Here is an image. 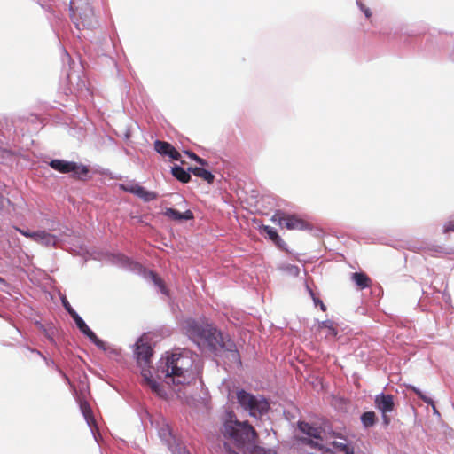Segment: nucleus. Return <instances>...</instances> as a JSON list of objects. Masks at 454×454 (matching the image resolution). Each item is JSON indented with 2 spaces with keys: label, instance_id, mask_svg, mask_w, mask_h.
<instances>
[{
  "label": "nucleus",
  "instance_id": "30",
  "mask_svg": "<svg viewBox=\"0 0 454 454\" xmlns=\"http://www.w3.org/2000/svg\"><path fill=\"white\" fill-rule=\"evenodd\" d=\"M309 292V294L311 295L312 299H313V301L315 303V305H319L320 306V309L323 310V311H325L326 310V307L325 305L324 304V302L317 297L315 296V294L314 292L309 287L307 286Z\"/></svg>",
  "mask_w": 454,
  "mask_h": 454
},
{
  "label": "nucleus",
  "instance_id": "35",
  "mask_svg": "<svg viewBox=\"0 0 454 454\" xmlns=\"http://www.w3.org/2000/svg\"><path fill=\"white\" fill-rule=\"evenodd\" d=\"M344 454H356L354 450V447L350 444L347 447V449L344 451Z\"/></svg>",
  "mask_w": 454,
  "mask_h": 454
},
{
  "label": "nucleus",
  "instance_id": "15",
  "mask_svg": "<svg viewBox=\"0 0 454 454\" xmlns=\"http://www.w3.org/2000/svg\"><path fill=\"white\" fill-rule=\"evenodd\" d=\"M35 242L40 243L46 247H55L58 244V238L45 231H35Z\"/></svg>",
  "mask_w": 454,
  "mask_h": 454
},
{
  "label": "nucleus",
  "instance_id": "39",
  "mask_svg": "<svg viewBox=\"0 0 454 454\" xmlns=\"http://www.w3.org/2000/svg\"><path fill=\"white\" fill-rule=\"evenodd\" d=\"M2 206H3V197L0 196V207H2Z\"/></svg>",
  "mask_w": 454,
  "mask_h": 454
},
{
  "label": "nucleus",
  "instance_id": "29",
  "mask_svg": "<svg viewBox=\"0 0 454 454\" xmlns=\"http://www.w3.org/2000/svg\"><path fill=\"white\" fill-rule=\"evenodd\" d=\"M263 231L269 236V238L275 243L280 240L278 232L272 227L263 226Z\"/></svg>",
  "mask_w": 454,
  "mask_h": 454
},
{
  "label": "nucleus",
  "instance_id": "37",
  "mask_svg": "<svg viewBox=\"0 0 454 454\" xmlns=\"http://www.w3.org/2000/svg\"><path fill=\"white\" fill-rule=\"evenodd\" d=\"M64 306L66 308V309L68 311V313L71 315V312L74 311L71 306L69 305V303L67 301H64Z\"/></svg>",
  "mask_w": 454,
  "mask_h": 454
},
{
  "label": "nucleus",
  "instance_id": "2",
  "mask_svg": "<svg viewBox=\"0 0 454 454\" xmlns=\"http://www.w3.org/2000/svg\"><path fill=\"white\" fill-rule=\"evenodd\" d=\"M192 357L184 353L167 354L157 366L159 378L170 380L175 385H184L192 378Z\"/></svg>",
  "mask_w": 454,
  "mask_h": 454
},
{
  "label": "nucleus",
  "instance_id": "38",
  "mask_svg": "<svg viewBox=\"0 0 454 454\" xmlns=\"http://www.w3.org/2000/svg\"><path fill=\"white\" fill-rule=\"evenodd\" d=\"M188 155L193 159L194 160H196V157H199L198 155H196L194 153H188Z\"/></svg>",
  "mask_w": 454,
  "mask_h": 454
},
{
  "label": "nucleus",
  "instance_id": "5",
  "mask_svg": "<svg viewBox=\"0 0 454 454\" xmlns=\"http://www.w3.org/2000/svg\"><path fill=\"white\" fill-rule=\"evenodd\" d=\"M271 221L278 223L280 227H285L290 231H303L309 227V224L302 218L295 215H287L281 211H277L272 215Z\"/></svg>",
  "mask_w": 454,
  "mask_h": 454
},
{
  "label": "nucleus",
  "instance_id": "6",
  "mask_svg": "<svg viewBox=\"0 0 454 454\" xmlns=\"http://www.w3.org/2000/svg\"><path fill=\"white\" fill-rule=\"evenodd\" d=\"M374 403L376 408L382 413V420L385 426L391 422L389 412L395 410L394 396L392 395L380 394L375 396Z\"/></svg>",
  "mask_w": 454,
  "mask_h": 454
},
{
  "label": "nucleus",
  "instance_id": "8",
  "mask_svg": "<svg viewBox=\"0 0 454 454\" xmlns=\"http://www.w3.org/2000/svg\"><path fill=\"white\" fill-rule=\"evenodd\" d=\"M71 317L74 320L78 329L86 335L93 344L102 350H106V343L98 339L95 333L90 330V328L75 311L71 312Z\"/></svg>",
  "mask_w": 454,
  "mask_h": 454
},
{
  "label": "nucleus",
  "instance_id": "17",
  "mask_svg": "<svg viewBox=\"0 0 454 454\" xmlns=\"http://www.w3.org/2000/svg\"><path fill=\"white\" fill-rule=\"evenodd\" d=\"M164 215L174 221L192 220L194 218L193 213L190 209L180 213L174 208H167Z\"/></svg>",
  "mask_w": 454,
  "mask_h": 454
},
{
  "label": "nucleus",
  "instance_id": "13",
  "mask_svg": "<svg viewBox=\"0 0 454 454\" xmlns=\"http://www.w3.org/2000/svg\"><path fill=\"white\" fill-rule=\"evenodd\" d=\"M122 188L125 191L137 195L145 202L156 200L158 197L156 192L147 191L143 186L137 184L122 185Z\"/></svg>",
  "mask_w": 454,
  "mask_h": 454
},
{
  "label": "nucleus",
  "instance_id": "22",
  "mask_svg": "<svg viewBox=\"0 0 454 454\" xmlns=\"http://www.w3.org/2000/svg\"><path fill=\"white\" fill-rule=\"evenodd\" d=\"M171 172L172 175L182 183H188L191 180V171H186L182 167L174 166Z\"/></svg>",
  "mask_w": 454,
  "mask_h": 454
},
{
  "label": "nucleus",
  "instance_id": "11",
  "mask_svg": "<svg viewBox=\"0 0 454 454\" xmlns=\"http://www.w3.org/2000/svg\"><path fill=\"white\" fill-rule=\"evenodd\" d=\"M142 384L150 387L152 392L156 394L158 396L164 398L167 394L163 387L153 379L150 369L143 368L141 371Z\"/></svg>",
  "mask_w": 454,
  "mask_h": 454
},
{
  "label": "nucleus",
  "instance_id": "1",
  "mask_svg": "<svg viewBox=\"0 0 454 454\" xmlns=\"http://www.w3.org/2000/svg\"><path fill=\"white\" fill-rule=\"evenodd\" d=\"M184 329L199 347L215 355L224 353L230 364L241 365L240 355L234 341L212 325L200 324L194 319H187L184 323Z\"/></svg>",
  "mask_w": 454,
  "mask_h": 454
},
{
  "label": "nucleus",
  "instance_id": "40",
  "mask_svg": "<svg viewBox=\"0 0 454 454\" xmlns=\"http://www.w3.org/2000/svg\"><path fill=\"white\" fill-rule=\"evenodd\" d=\"M295 272L298 273L299 270L297 267H294Z\"/></svg>",
  "mask_w": 454,
  "mask_h": 454
},
{
  "label": "nucleus",
  "instance_id": "14",
  "mask_svg": "<svg viewBox=\"0 0 454 454\" xmlns=\"http://www.w3.org/2000/svg\"><path fill=\"white\" fill-rule=\"evenodd\" d=\"M158 425L159 436L166 443V445L168 446L171 443H176V438L173 434V431L169 424L165 419H161Z\"/></svg>",
  "mask_w": 454,
  "mask_h": 454
},
{
  "label": "nucleus",
  "instance_id": "16",
  "mask_svg": "<svg viewBox=\"0 0 454 454\" xmlns=\"http://www.w3.org/2000/svg\"><path fill=\"white\" fill-rule=\"evenodd\" d=\"M329 434L332 438H334V440L331 442V445L338 451L344 453L347 447L350 445L348 439L341 434L336 433L334 431L330 432Z\"/></svg>",
  "mask_w": 454,
  "mask_h": 454
},
{
  "label": "nucleus",
  "instance_id": "9",
  "mask_svg": "<svg viewBox=\"0 0 454 454\" xmlns=\"http://www.w3.org/2000/svg\"><path fill=\"white\" fill-rule=\"evenodd\" d=\"M135 355L137 357V364L143 368L149 369L151 364V357L153 356L152 347L139 340L136 344Z\"/></svg>",
  "mask_w": 454,
  "mask_h": 454
},
{
  "label": "nucleus",
  "instance_id": "26",
  "mask_svg": "<svg viewBox=\"0 0 454 454\" xmlns=\"http://www.w3.org/2000/svg\"><path fill=\"white\" fill-rule=\"evenodd\" d=\"M169 450L173 454H190L186 448L176 439V443H171L168 446Z\"/></svg>",
  "mask_w": 454,
  "mask_h": 454
},
{
  "label": "nucleus",
  "instance_id": "32",
  "mask_svg": "<svg viewBox=\"0 0 454 454\" xmlns=\"http://www.w3.org/2000/svg\"><path fill=\"white\" fill-rule=\"evenodd\" d=\"M15 229H16V231H18L23 236H25L27 238H29L32 240H35V236H34L35 235V231L31 232L29 231L22 230V229H20L18 227H16Z\"/></svg>",
  "mask_w": 454,
  "mask_h": 454
},
{
  "label": "nucleus",
  "instance_id": "4",
  "mask_svg": "<svg viewBox=\"0 0 454 454\" xmlns=\"http://www.w3.org/2000/svg\"><path fill=\"white\" fill-rule=\"evenodd\" d=\"M237 400L240 406L254 418H261L270 409V403L261 395H254L243 389L237 392Z\"/></svg>",
  "mask_w": 454,
  "mask_h": 454
},
{
  "label": "nucleus",
  "instance_id": "21",
  "mask_svg": "<svg viewBox=\"0 0 454 454\" xmlns=\"http://www.w3.org/2000/svg\"><path fill=\"white\" fill-rule=\"evenodd\" d=\"M318 329L324 331L325 337H335L338 331L332 320H325L318 324Z\"/></svg>",
  "mask_w": 454,
  "mask_h": 454
},
{
  "label": "nucleus",
  "instance_id": "23",
  "mask_svg": "<svg viewBox=\"0 0 454 454\" xmlns=\"http://www.w3.org/2000/svg\"><path fill=\"white\" fill-rule=\"evenodd\" d=\"M81 411L89 425L94 422L93 414L90 404L84 401L80 403Z\"/></svg>",
  "mask_w": 454,
  "mask_h": 454
},
{
  "label": "nucleus",
  "instance_id": "7",
  "mask_svg": "<svg viewBox=\"0 0 454 454\" xmlns=\"http://www.w3.org/2000/svg\"><path fill=\"white\" fill-rule=\"evenodd\" d=\"M298 427L303 434H307L309 437L301 439V441L303 443L309 445L313 448H318L319 450L322 449V445L317 441L313 440H322V429L320 427H314L304 421L299 422Z\"/></svg>",
  "mask_w": 454,
  "mask_h": 454
},
{
  "label": "nucleus",
  "instance_id": "25",
  "mask_svg": "<svg viewBox=\"0 0 454 454\" xmlns=\"http://www.w3.org/2000/svg\"><path fill=\"white\" fill-rule=\"evenodd\" d=\"M74 173V176L79 179H82L83 176H86L89 173V169L86 166L82 164H77L74 162V169L71 171Z\"/></svg>",
  "mask_w": 454,
  "mask_h": 454
},
{
  "label": "nucleus",
  "instance_id": "34",
  "mask_svg": "<svg viewBox=\"0 0 454 454\" xmlns=\"http://www.w3.org/2000/svg\"><path fill=\"white\" fill-rule=\"evenodd\" d=\"M223 447H224V450H225V451H226V454H239L238 452H236L235 450H233L231 448L230 444H229V443H227V442H225V443L223 444Z\"/></svg>",
  "mask_w": 454,
  "mask_h": 454
},
{
  "label": "nucleus",
  "instance_id": "18",
  "mask_svg": "<svg viewBox=\"0 0 454 454\" xmlns=\"http://www.w3.org/2000/svg\"><path fill=\"white\" fill-rule=\"evenodd\" d=\"M49 165L54 170L63 174L71 173L72 169H74V162L64 160H52Z\"/></svg>",
  "mask_w": 454,
  "mask_h": 454
},
{
  "label": "nucleus",
  "instance_id": "28",
  "mask_svg": "<svg viewBox=\"0 0 454 454\" xmlns=\"http://www.w3.org/2000/svg\"><path fill=\"white\" fill-rule=\"evenodd\" d=\"M407 388L408 389H411V391H413L421 400H423L427 404H431L432 406H434V401L430 398V397H427V395H425L419 389H418L416 387L414 386H407Z\"/></svg>",
  "mask_w": 454,
  "mask_h": 454
},
{
  "label": "nucleus",
  "instance_id": "19",
  "mask_svg": "<svg viewBox=\"0 0 454 454\" xmlns=\"http://www.w3.org/2000/svg\"><path fill=\"white\" fill-rule=\"evenodd\" d=\"M351 279L354 281L358 289L363 290L370 287L372 285L371 278L367 274L364 272H355L351 276Z\"/></svg>",
  "mask_w": 454,
  "mask_h": 454
},
{
  "label": "nucleus",
  "instance_id": "3",
  "mask_svg": "<svg viewBox=\"0 0 454 454\" xmlns=\"http://www.w3.org/2000/svg\"><path fill=\"white\" fill-rule=\"evenodd\" d=\"M234 418L232 412L229 413L222 428L223 436L232 440L238 448L254 449L259 439L255 429L247 421L241 422Z\"/></svg>",
  "mask_w": 454,
  "mask_h": 454
},
{
  "label": "nucleus",
  "instance_id": "24",
  "mask_svg": "<svg viewBox=\"0 0 454 454\" xmlns=\"http://www.w3.org/2000/svg\"><path fill=\"white\" fill-rule=\"evenodd\" d=\"M361 421L365 427H372L376 422V415L373 411L364 412L361 416Z\"/></svg>",
  "mask_w": 454,
  "mask_h": 454
},
{
  "label": "nucleus",
  "instance_id": "33",
  "mask_svg": "<svg viewBox=\"0 0 454 454\" xmlns=\"http://www.w3.org/2000/svg\"><path fill=\"white\" fill-rule=\"evenodd\" d=\"M358 5L361 9V11L364 13V15L366 16V18H371L372 16V12L370 11L369 8H367L364 4L362 3H358Z\"/></svg>",
  "mask_w": 454,
  "mask_h": 454
},
{
  "label": "nucleus",
  "instance_id": "12",
  "mask_svg": "<svg viewBox=\"0 0 454 454\" xmlns=\"http://www.w3.org/2000/svg\"><path fill=\"white\" fill-rule=\"evenodd\" d=\"M154 150L161 156H168L172 160H179L181 158L179 152L166 141L156 140L154 142Z\"/></svg>",
  "mask_w": 454,
  "mask_h": 454
},
{
  "label": "nucleus",
  "instance_id": "36",
  "mask_svg": "<svg viewBox=\"0 0 454 454\" xmlns=\"http://www.w3.org/2000/svg\"><path fill=\"white\" fill-rule=\"evenodd\" d=\"M196 161L202 166H206L207 164L206 160L200 157H196Z\"/></svg>",
  "mask_w": 454,
  "mask_h": 454
},
{
  "label": "nucleus",
  "instance_id": "31",
  "mask_svg": "<svg viewBox=\"0 0 454 454\" xmlns=\"http://www.w3.org/2000/svg\"><path fill=\"white\" fill-rule=\"evenodd\" d=\"M442 231L444 234L454 232V220H450L446 222L442 227Z\"/></svg>",
  "mask_w": 454,
  "mask_h": 454
},
{
  "label": "nucleus",
  "instance_id": "20",
  "mask_svg": "<svg viewBox=\"0 0 454 454\" xmlns=\"http://www.w3.org/2000/svg\"><path fill=\"white\" fill-rule=\"evenodd\" d=\"M188 170L191 171L194 176L207 181L208 184H212L214 182L215 176L211 172L203 168H189Z\"/></svg>",
  "mask_w": 454,
  "mask_h": 454
},
{
  "label": "nucleus",
  "instance_id": "10",
  "mask_svg": "<svg viewBox=\"0 0 454 454\" xmlns=\"http://www.w3.org/2000/svg\"><path fill=\"white\" fill-rule=\"evenodd\" d=\"M73 12L72 19L74 20L78 29L82 28H90L93 26L94 22V14L90 6L87 5L83 11V13H76L77 10H74L73 7L70 8Z\"/></svg>",
  "mask_w": 454,
  "mask_h": 454
},
{
  "label": "nucleus",
  "instance_id": "27",
  "mask_svg": "<svg viewBox=\"0 0 454 454\" xmlns=\"http://www.w3.org/2000/svg\"><path fill=\"white\" fill-rule=\"evenodd\" d=\"M150 276L153 282L160 289L161 293L167 294L168 289L164 284V281L157 274L153 272H150Z\"/></svg>",
  "mask_w": 454,
  "mask_h": 454
}]
</instances>
